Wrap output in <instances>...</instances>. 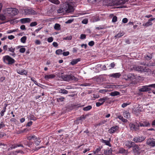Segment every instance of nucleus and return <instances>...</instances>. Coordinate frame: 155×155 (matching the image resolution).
<instances>
[{
    "label": "nucleus",
    "instance_id": "nucleus-54",
    "mask_svg": "<svg viewBox=\"0 0 155 155\" xmlns=\"http://www.w3.org/2000/svg\"><path fill=\"white\" fill-rule=\"evenodd\" d=\"M86 35L85 34H81L80 35V38L81 39H84L86 38Z\"/></svg>",
    "mask_w": 155,
    "mask_h": 155
},
{
    "label": "nucleus",
    "instance_id": "nucleus-8",
    "mask_svg": "<svg viewBox=\"0 0 155 155\" xmlns=\"http://www.w3.org/2000/svg\"><path fill=\"white\" fill-rule=\"evenodd\" d=\"M145 139L146 137L143 136H135L133 139V141L135 143H141Z\"/></svg>",
    "mask_w": 155,
    "mask_h": 155
},
{
    "label": "nucleus",
    "instance_id": "nucleus-35",
    "mask_svg": "<svg viewBox=\"0 0 155 155\" xmlns=\"http://www.w3.org/2000/svg\"><path fill=\"white\" fill-rule=\"evenodd\" d=\"M60 25L58 24H56L54 26V28L56 30H59L60 29Z\"/></svg>",
    "mask_w": 155,
    "mask_h": 155
},
{
    "label": "nucleus",
    "instance_id": "nucleus-50",
    "mask_svg": "<svg viewBox=\"0 0 155 155\" xmlns=\"http://www.w3.org/2000/svg\"><path fill=\"white\" fill-rule=\"evenodd\" d=\"M72 36H67L66 37H65L63 38L64 40H70L71 39H72Z\"/></svg>",
    "mask_w": 155,
    "mask_h": 155
},
{
    "label": "nucleus",
    "instance_id": "nucleus-38",
    "mask_svg": "<svg viewBox=\"0 0 155 155\" xmlns=\"http://www.w3.org/2000/svg\"><path fill=\"white\" fill-rule=\"evenodd\" d=\"M62 51L61 49H58L56 51L55 53L57 55L61 54H62Z\"/></svg>",
    "mask_w": 155,
    "mask_h": 155
},
{
    "label": "nucleus",
    "instance_id": "nucleus-61",
    "mask_svg": "<svg viewBox=\"0 0 155 155\" xmlns=\"http://www.w3.org/2000/svg\"><path fill=\"white\" fill-rule=\"evenodd\" d=\"M5 127V125L4 124V123L2 122H1V123L0 124V129H1V128H3Z\"/></svg>",
    "mask_w": 155,
    "mask_h": 155
},
{
    "label": "nucleus",
    "instance_id": "nucleus-46",
    "mask_svg": "<svg viewBox=\"0 0 155 155\" xmlns=\"http://www.w3.org/2000/svg\"><path fill=\"white\" fill-rule=\"evenodd\" d=\"M18 147L17 144H16L14 145H12L11 147L9 149V150H11L13 149H15L17 148Z\"/></svg>",
    "mask_w": 155,
    "mask_h": 155
},
{
    "label": "nucleus",
    "instance_id": "nucleus-56",
    "mask_svg": "<svg viewBox=\"0 0 155 155\" xmlns=\"http://www.w3.org/2000/svg\"><path fill=\"white\" fill-rule=\"evenodd\" d=\"M101 148L100 147H98V148L96 149L95 151H94V153H98L100 150Z\"/></svg>",
    "mask_w": 155,
    "mask_h": 155
},
{
    "label": "nucleus",
    "instance_id": "nucleus-63",
    "mask_svg": "<svg viewBox=\"0 0 155 155\" xmlns=\"http://www.w3.org/2000/svg\"><path fill=\"white\" fill-rule=\"evenodd\" d=\"M100 20L98 16L94 18V21H98Z\"/></svg>",
    "mask_w": 155,
    "mask_h": 155
},
{
    "label": "nucleus",
    "instance_id": "nucleus-12",
    "mask_svg": "<svg viewBox=\"0 0 155 155\" xmlns=\"http://www.w3.org/2000/svg\"><path fill=\"white\" fill-rule=\"evenodd\" d=\"M125 76L126 77L125 78L126 80L132 81L136 78L135 76L132 74H129Z\"/></svg>",
    "mask_w": 155,
    "mask_h": 155
},
{
    "label": "nucleus",
    "instance_id": "nucleus-52",
    "mask_svg": "<svg viewBox=\"0 0 155 155\" xmlns=\"http://www.w3.org/2000/svg\"><path fill=\"white\" fill-rule=\"evenodd\" d=\"M94 41H90L88 43V45L90 46H93L94 45Z\"/></svg>",
    "mask_w": 155,
    "mask_h": 155
},
{
    "label": "nucleus",
    "instance_id": "nucleus-15",
    "mask_svg": "<svg viewBox=\"0 0 155 155\" xmlns=\"http://www.w3.org/2000/svg\"><path fill=\"white\" fill-rule=\"evenodd\" d=\"M139 125L140 127H148L150 126V123L147 121L140 122Z\"/></svg>",
    "mask_w": 155,
    "mask_h": 155
},
{
    "label": "nucleus",
    "instance_id": "nucleus-47",
    "mask_svg": "<svg viewBox=\"0 0 155 155\" xmlns=\"http://www.w3.org/2000/svg\"><path fill=\"white\" fill-rule=\"evenodd\" d=\"M35 138V135H33L32 136H29V137H27V139L29 140H30L32 139H34Z\"/></svg>",
    "mask_w": 155,
    "mask_h": 155
},
{
    "label": "nucleus",
    "instance_id": "nucleus-51",
    "mask_svg": "<svg viewBox=\"0 0 155 155\" xmlns=\"http://www.w3.org/2000/svg\"><path fill=\"white\" fill-rule=\"evenodd\" d=\"M115 64L114 62H113V63H111L110 65V66H109V69H111V68H113L115 66Z\"/></svg>",
    "mask_w": 155,
    "mask_h": 155
},
{
    "label": "nucleus",
    "instance_id": "nucleus-32",
    "mask_svg": "<svg viewBox=\"0 0 155 155\" xmlns=\"http://www.w3.org/2000/svg\"><path fill=\"white\" fill-rule=\"evenodd\" d=\"M124 35V33L123 32H120L116 35L114 37L115 38H119L123 36Z\"/></svg>",
    "mask_w": 155,
    "mask_h": 155
},
{
    "label": "nucleus",
    "instance_id": "nucleus-3",
    "mask_svg": "<svg viewBox=\"0 0 155 155\" xmlns=\"http://www.w3.org/2000/svg\"><path fill=\"white\" fill-rule=\"evenodd\" d=\"M4 63L8 64H12L15 62V60L9 55H5L3 57Z\"/></svg>",
    "mask_w": 155,
    "mask_h": 155
},
{
    "label": "nucleus",
    "instance_id": "nucleus-55",
    "mask_svg": "<svg viewBox=\"0 0 155 155\" xmlns=\"http://www.w3.org/2000/svg\"><path fill=\"white\" fill-rule=\"evenodd\" d=\"M103 104V103H101V102H97L96 103V106L97 107H100V106L102 105Z\"/></svg>",
    "mask_w": 155,
    "mask_h": 155
},
{
    "label": "nucleus",
    "instance_id": "nucleus-48",
    "mask_svg": "<svg viewBox=\"0 0 155 155\" xmlns=\"http://www.w3.org/2000/svg\"><path fill=\"white\" fill-rule=\"evenodd\" d=\"M37 22L36 21L33 22L31 23L30 24V26L31 27L37 25Z\"/></svg>",
    "mask_w": 155,
    "mask_h": 155
},
{
    "label": "nucleus",
    "instance_id": "nucleus-19",
    "mask_svg": "<svg viewBox=\"0 0 155 155\" xmlns=\"http://www.w3.org/2000/svg\"><path fill=\"white\" fill-rule=\"evenodd\" d=\"M55 77V75L54 74H47L45 76V78L46 80L49 79H52Z\"/></svg>",
    "mask_w": 155,
    "mask_h": 155
},
{
    "label": "nucleus",
    "instance_id": "nucleus-27",
    "mask_svg": "<svg viewBox=\"0 0 155 155\" xmlns=\"http://www.w3.org/2000/svg\"><path fill=\"white\" fill-rule=\"evenodd\" d=\"M48 1L56 5H58L60 3V2L58 0H48Z\"/></svg>",
    "mask_w": 155,
    "mask_h": 155
},
{
    "label": "nucleus",
    "instance_id": "nucleus-53",
    "mask_svg": "<svg viewBox=\"0 0 155 155\" xmlns=\"http://www.w3.org/2000/svg\"><path fill=\"white\" fill-rule=\"evenodd\" d=\"M25 51V49L24 48H21L19 50V52L21 53H24Z\"/></svg>",
    "mask_w": 155,
    "mask_h": 155
},
{
    "label": "nucleus",
    "instance_id": "nucleus-37",
    "mask_svg": "<svg viewBox=\"0 0 155 155\" xmlns=\"http://www.w3.org/2000/svg\"><path fill=\"white\" fill-rule=\"evenodd\" d=\"M27 37L25 36H23L21 39V42L23 43H25Z\"/></svg>",
    "mask_w": 155,
    "mask_h": 155
},
{
    "label": "nucleus",
    "instance_id": "nucleus-57",
    "mask_svg": "<svg viewBox=\"0 0 155 155\" xmlns=\"http://www.w3.org/2000/svg\"><path fill=\"white\" fill-rule=\"evenodd\" d=\"M88 22V20L87 19H84L82 21V23L83 24H86Z\"/></svg>",
    "mask_w": 155,
    "mask_h": 155
},
{
    "label": "nucleus",
    "instance_id": "nucleus-6",
    "mask_svg": "<svg viewBox=\"0 0 155 155\" xmlns=\"http://www.w3.org/2000/svg\"><path fill=\"white\" fill-rule=\"evenodd\" d=\"M127 2L126 0H112L110 5L111 6L119 5L125 4Z\"/></svg>",
    "mask_w": 155,
    "mask_h": 155
},
{
    "label": "nucleus",
    "instance_id": "nucleus-59",
    "mask_svg": "<svg viewBox=\"0 0 155 155\" xmlns=\"http://www.w3.org/2000/svg\"><path fill=\"white\" fill-rule=\"evenodd\" d=\"M69 54V51H66L62 53V54L64 56H67Z\"/></svg>",
    "mask_w": 155,
    "mask_h": 155
},
{
    "label": "nucleus",
    "instance_id": "nucleus-26",
    "mask_svg": "<svg viewBox=\"0 0 155 155\" xmlns=\"http://www.w3.org/2000/svg\"><path fill=\"white\" fill-rule=\"evenodd\" d=\"M123 115L124 117L126 118H130V113L128 112L125 111L124 112Z\"/></svg>",
    "mask_w": 155,
    "mask_h": 155
},
{
    "label": "nucleus",
    "instance_id": "nucleus-22",
    "mask_svg": "<svg viewBox=\"0 0 155 155\" xmlns=\"http://www.w3.org/2000/svg\"><path fill=\"white\" fill-rule=\"evenodd\" d=\"M17 72L18 74L21 75H26L27 73V71L24 70H18Z\"/></svg>",
    "mask_w": 155,
    "mask_h": 155
},
{
    "label": "nucleus",
    "instance_id": "nucleus-31",
    "mask_svg": "<svg viewBox=\"0 0 155 155\" xmlns=\"http://www.w3.org/2000/svg\"><path fill=\"white\" fill-rule=\"evenodd\" d=\"M118 118L121 120L123 122L127 123V120L124 118L122 116H119L118 117Z\"/></svg>",
    "mask_w": 155,
    "mask_h": 155
},
{
    "label": "nucleus",
    "instance_id": "nucleus-2",
    "mask_svg": "<svg viewBox=\"0 0 155 155\" xmlns=\"http://www.w3.org/2000/svg\"><path fill=\"white\" fill-rule=\"evenodd\" d=\"M61 77L64 81H69L71 80L77 81L78 80L77 78H75L72 75H61Z\"/></svg>",
    "mask_w": 155,
    "mask_h": 155
},
{
    "label": "nucleus",
    "instance_id": "nucleus-24",
    "mask_svg": "<svg viewBox=\"0 0 155 155\" xmlns=\"http://www.w3.org/2000/svg\"><path fill=\"white\" fill-rule=\"evenodd\" d=\"M139 124H140V122H136L134 124L135 127V131H137L139 130V127H140Z\"/></svg>",
    "mask_w": 155,
    "mask_h": 155
},
{
    "label": "nucleus",
    "instance_id": "nucleus-11",
    "mask_svg": "<svg viewBox=\"0 0 155 155\" xmlns=\"http://www.w3.org/2000/svg\"><path fill=\"white\" fill-rule=\"evenodd\" d=\"M98 101L103 103V104L105 102H106L107 103H110V98L107 97H105L101 98L98 100Z\"/></svg>",
    "mask_w": 155,
    "mask_h": 155
},
{
    "label": "nucleus",
    "instance_id": "nucleus-21",
    "mask_svg": "<svg viewBox=\"0 0 155 155\" xmlns=\"http://www.w3.org/2000/svg\"><path fill=\"white\" fill-rule=\"evenodd\" d=\"M120 75L121 74L119 73H113L109 75L110 77L115 78H118Z\"/></svg>",
    "mask_w": 155,
    "mask_h": 155
},
{
    "label": "nucleus",
    "instance_id": "nucleus-49",
    "mask_svg": "<svg viewBox=\"0 0 155 155\" xmlns=\"http://www.w3.org/2000/svg\"><path fill=\"white\" fill-rule=\"evenodd\" d=\"M53 40V38L52 37H50L47 39V41L49 42H51Z\"/></svg>",
    "mask_w": 155,
    "mask_h": 155
},
{
    "label": "nucleus",
    "instance_id": "nucleus-64",
    "mask_svg": "<svg viewBox=\"0 0 155 155\" xmlns=\"http://www.w3.org/2000/svg\"><path fill=\"white\" fill-rule=\"evenodd\" d=\"M73 21V19H70L68 20L65 22L66 24H69L71 23Z\"/></svg>",
    "mask_w": 155,
    "mask_h": 155
},
{
    "label": "nucleus",
    "instance_id": "nucleus-25",
    "mask_svg": "<svg viewBox=\"0 0 155 155\" xmlns=\"http://www.w3.org/2000/svg\"><path fill=\"white\" fill-rule=\"evenodd\" d=\"M120 94V93L117 91H114L110 93V95L112 96H115L119 95Z\"/></svg>",
    "mask_w": 155,
    "mask_h": 155
},
{
    "label": "nucleus",
    "instance_id": "nucleus-60",
    "mask_svg": "<svg viewBox=\"0 0 155 155\" xmlns=\"http://www.w3.org/2000/svg\"><path fill=\"white\" fill-rule=\"evenodd\" d=\"M99 92L100 93H103L105 92H107V91L106 89H102V90H100Z\"/></svg>",
    "mask_w": 155,
    "mask_h": 155
},
{
    "label": "nucleus",
    "instance_id": "nucleus-1",
    "mask_svg": "<svg viewBox=\"0 0 155 155\" xmlns=\"http://www.w3.org/2000/svg\"><path fill=\"white\" fill-rule=\"evenodd\" d=\"M74 2H70L65 3L63 6H61L57 10L58 13L66 12L67 13H72L74 12V9L73 5Z\"/></svg>",
    "mask_w": 155,
    "mask_h": 155
},
{
    "label": "nucleus",
    "instance_id": "nucleus-20",
    "mask_svg": "<svg viewBox=\"0 0 155 155\" xmlns=\"http://www.w3.org/2000/svg\"><path fill=\"white\" fill-rule=\"evenodd\" d=\"M31 19L29 18H23L21 19L20 21L21 23L24 24L26 23L30 22Z\"/></svg>",
    "mask_w": 155,
    "mask_h": 155
},
{
    "label": "nucleus",
    "instance_id": "nucleus-45",
    "mask_svg": "<svg viewBox=\"0 0 155 155\" xmlns=\"http://www.w3.org/2000/svg\"><path fill=\"white\" fill-rule=\"evenodd\" d=\"M129 127H130V129L131 130H134L135 131V127H134V124H129Z\"/></svg>",
    "mask_w": 155,
    "mask_h": 155
},
{
    "label": "nucleus",
    "instance_id": "nucleus-9",
    "mask_svg": "<svg viewBox=\"0 0 155 155\" xmlns=\"http://www.w3.org/2000/svg\"><path fill=\"white\" fill-rule=\"evenodd\" d=\"M146 144L150 146L154 147L155 146V140L153 139L149 138L147 140Z\"/></svg>",
    "mask_w": 155,
    "mask_h": 155
},
{
    "label": "nucleus",
    "instance_id": "nucleus-42",
    "mask_svg": "<svg viewBox=\"0 0 155 155\" xmlns=\"http://www.w3.org/2000/svg\"><path fill=\"white\" fill-rule=\"evenodd\" d=\"M6 106L7 105H6L5 107H4L3 108V109L1 111V113H0L2 117L4 115V113L5 112L6 107Z\"/></svg>",
    "mask_w": 155,
    "mask_h": 155
},
{
    "label": "nucleus",
    "instance_id": "nucleus-33",
    "mask_svg": "<svg viewBox=\"0 0 155 155\" xmlns=\"http://www.w3.org/2000/svg\"><path fill=\"white\" fill-rule=\"evenodd\" d=\"M36 140L35 141V143L36 145H38L41 143V141L39 138H36Z\"/></svg>",
    "mask_w": 155,
    "mask_h": 155
},
{
    "label": "nucleus",
    "instance_id": "nucleus-39",
    "mask_svg": "<svg viewBox=\"0 0 155 155\" xmlns=\"http://www.w3.org/2000/svg\"><path fill=\"white\" fill-rule=\"evenodd\" d=\"M145 57L146 59L148 60H150L152 58L151 54L147 55L146 56L145 55Z\"/></svg>",
    "mask_w": 155,
    "mask_h": 155
},
{
    "label": "nucleus",
    "instance_id": "nucleus-29",
    "mask_svg": "<svg viewBox=\"0 0 155 155\" xmlns=\"http://www.w3.org/2000/svg\"><path fill=\"white\" fill-rule=\"evenodd\" d=\"M23 143L25 145L28 146L29 147H30V146L31 144V143H30L26 140L23 141Z\"/></svg>",
    "mask_w": 155,
    "mask_h": 155
},
{
    "label": "nucleus",
    "instance_id": "nucleus-41",
    "mask_svg": "<svg viewBox=\"0 0 155 155\" xmlns=\"http://www.w3.org/2000/svg\"><path fill=\"white\" fill-rule=\"evenodd\" d=\"M15 48H13L12 47H11L8 48V51L11 52L12 53H14L15 52Z\"/></svg>",
    "mask_w": 155,
    "mask_h": 155
},
{
    "label": "nucleus",
    "instance_id": "nucleus-14",
    "mask_svg": "<svg viewBox=\"0 0 155 155\" xmlns=\"http://www.w3.org/2000/svg\"><path fill=\"white\" fill-rule=\"evenodd\" d=\"M134 142L131 141H127L124 143L125 146L129 149L132 147L134 144Z\"/></svg>",
    "mask_w": 155,
    "mask_h": 155
},
{
    "label": "nucleus",
    "instance_id": "nucleus-30",
    "mask_svg": "<svg viewBox=\"0 0 155 155\" xmlns=\"http://www.w3.org/2000/svg\"><path fill=\"white\" fill-rule=\"evenodd\" d=\"M102 142L104 143H105L107 145H108L110 147L111 146V144H110L109 141L108 140H105L102 139Z\"/></svg>",
    "mask_w": 155,
    "mask_h": 155
},
{
    "label": "nucleus",
    "instance_id": "nucleus-36",
    "mask_svg": "<svg viewBox=\"0 0 155 155\" xmlns=\"http://www.w3.org/2000/svg\"><path fill=\"white\" fill-rule=\"evenodd\" d=\"M60 93L66 94L68 93V91L64 89H61L59 91Z\"/></svg>",
    "mask_w": 155,
    "mask_h": 155
},
{
    "label": "nucleus",
    "instance_id": "nucleus-16",
    "mask_svg": "<svg viewBox=\"0 0 155 155\" xmlns=\"http://www.w3.org/2000/svg\"><path fill=\"white\" fill-rule=\"evenodd\" d=\"M118 129L119 127L117 126L112 127L108 130V131L110 133H114Z\"/></svg>",
    "mask_w": 155,
    "mask_h": 155
},
{
    "label": "nucleus",
    "instance_id": "nucleus-43",
    "mask_svg": "<svg viewBox=\"0 0 155 155\" xmlns=\"http://www.w3.org/2000/svg\"><path fill=\"white\" fill-rule=\"evenodd\" d=\"M88 115L87 114H86L85 115H82L80 117H79L78 118V120H82L83 119H85L87 116H88Z\"/></svg>",
    "mask_w": 155,
    "mask_h": 155
},
{
    "label": "nucleus",
    "instance_id": "nucleus-44",
    "mask_svg": "<svg viewBox=\"0 0 155 155\" xmlns=\"http://www.w3.org/2000/svg\"><path fill=\"white\" fill-rule=\"evenodd\" d=\"M6 19V17L5 16H4L2 14H0V20L4 21Z\"/></svg>",
    "mask_w": 155,
    "mask_h": 155
},
{
    "label": "nucleus",
    "instance_id": "nucleus-18",
    "mask_svg": "<svg viewBox=\"0 0 155 155\" xmlns=\"http://www.w3.org/2000/svg\"><path fill=\"white\" fill-rule=\"evenodd\" d=\"M104 154L105 155H110L111 154L112 150L111 148L110 149L104 150Z\"/></svg>",
    "mask_w": 155,
    "mask_h": 155
},
{
    "label": "nucleus",
    "instance_id": "nucleus-40",
    "mask_svg": "<svg viewBox=\"0 0 155 155\" xmlns=\"http://www.w3.org/2000/svg\"><path fill=\"white\" fill-rule=\"evenodd\" d=\"M65 98L62 97H60L57 99V101L58 102H62Z\"/></svg>",
    "mask_w": 155,
    "mask_h": 155
},
{
    "label": "nucleus",
    "instance_id": "nucleus-23",
    "mask_svg": "<svg viewBox=\"0 0 155 155\" xmlns=\"http://www.w3.org/2000/svg\"><path fill=\"white\" fill-rule=\"evenodd\" d=\"M80 61V58H77L76 59H73L71 62V64L72 65H74L76 64L79 61Z\"/></svg>",
    "mask_w": 155,
    "mask_h": 155
},
{
    "label": "nucleus",
    "instance_id": "nucleus-34",
    "mask_svg": "<svg viewBox=\"0 0 155 155\" xmlns=\"http://www.w3.org/2000/svg\"><path fill=\"white\" fill-rule=\"evenodd\" d=\"M92 108V106L91 105H89L83 108V110L84 111H88L91 110Z\"/></svg>",
    "mask_w": 155,
    "mask_h": 155
},
{
    "label": "nucleus",
    "instance_id": "nucleus-5",
    "mask_svg": "<svg viewBox=\"0 0 155 155\" xmlns=\"http://www.w3.org/2000/svg\"><path fill=\"white\" fill-rule=\"evenodd\" d=\"M6 12L7 13L11 16H15L17 15L18 12V10L15 8H8L7 9Z\"/></svg>",
    "mask_w": 155,
    "mask_h": 155
},
{
    "label": "nucleus",
    "instance_id": "nucleus-58",
    "mask_svg": "<svg viewBox=\"0 0 155 155\" xmlns=\"http://www.w3.org/2000/svg\"><path fill=\"white\" fill-rule=\"evenodd\" d=\"M117 17L116 16H114L113 18L112 19V21L113 22H116L117 21Z\"/></svg>",
    "mask_w": 155,
    "mask_h": 155
},
{
    "label": "nucleus",
    "instance_id": "nucleus-10",
    "mask_svg": "<svg viewBox=\"0 0 155 155\" xmlns=\"http://www.w3.org/2000/svg\"><path fill=\"white\" fill-rule=\"evenodd\" d=\"M132 147H133L132 150L134 153H139V151L140 150V148L138 145L134 143V145Z\"/></svg>",
    "mask_w": 155,
    "mask_h": 155
},
{
    "label": "nucleus",
    "instance_id": "nucleus-13",
    "mask_svg": "<svg viewBox=\"0 0 155 155\" xmlns=\"http://www.w3.org/2000/svg\"><path fill=\"white\" fill-rule=\"evenodd\" d=\"M155 19V18H151L148 19V21L146 23L143 24V25L146 27L150 25H152L153 24L152 21L154 20Z\"/></svg>",
    "mask_w": 155,
    "mask_h": 155
},
{
    "label": "nucleus",
    "instance_id": "nucleus-28",
    "mask_svg": "<svg viewBox=\"0 0 155 155\" xmlns=\"http://www.w3.org/2000/svg\"><path fill=\"white\" fill-rule=\"evenodd\" d=\"M140 107H137L134 110V112L135 114L139 113L140 112L141 110L140 109Z\"/></svg>",
    "mask_w": 155,
    "mask_h": 155
},
{
    "label": "nucleus",
    "instance_id": "nucleus-4",
    "mask_svg": "<svg viewBox=\"0 0 155 155\" xmlns=\"http://www.w3.org/2000/svg\"><path fill=\"white\" fill-rule=\"evenodd\" d=\"M133 68L134 70L140 72H148L149 71L148 68L142 66H134Z\"/></svg>",
    "mask_w": 155,
    "mask_h": 155
},
{
    "label": "nucleus",
    "instance_id": "nucleus-17",
    "mask_svg": "<svg viewBox=\"0 0 155 155\" xmlns=\"http://www.w3.org/2000/svg\"><path fill=\"white\" fill-rule=\"evenodd\" d=\"M119 152L120 153L125 154L127 155L128 154V151L125 150L124 148L121 147L120 148L119 150Z\"/></svg>",
    "mask_w": 155,
    "mask_h": 155
},
{
    "label": "nucleus",
    "instance_id": "nucleus-62",
    "mask_svg": "<svg viewBox=\"0 0 155 155\" xmlns=\"http://www.w3.org/2000/svg\"><path fill=\"white\" fill-rule=\"evenodd\" d=\"M128 19L126 18H124L122 20V22L124 23H126L127 22Z\"/></svg>",
    "mask_w": 155,
    "mask_h": 155
},
{
    "label": "nucleus",
    "instance_id": "nucleus-7",
    "mask_svg": "<svg viewBox=\"0 0 155 155\" xmlns=\"http://www.w3.org/2000/svg\"><path fill=\"white\" fill-rule=\"evenodd\" d=\"M23 12L25 15H35L37 13L31 8H28L23 9Z\"/></svg>",
    "mask_w": 155,
    "mask_h": 155
}]
</instances>
